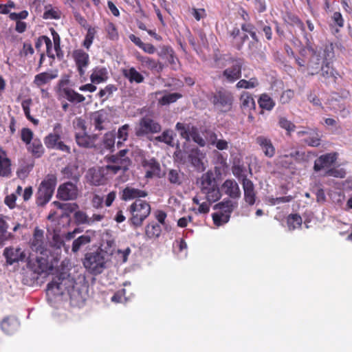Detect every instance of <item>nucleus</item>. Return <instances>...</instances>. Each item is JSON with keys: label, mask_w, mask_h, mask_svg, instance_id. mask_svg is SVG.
<instances>
[{"label": "nucleus", "mask_w": 352, "mask_h": 352, "mask_svg": "<svg viewBox=\"0 0 352 352\" xmlns=\"http://www.w3.org/2000/svg\"><path fill=\"white\" fill-rule=\"evenodd\" d=\"M242 186L244 191L245 201L249 205H253L255 203L256 194L252 182L247 178H244Z\"/></svg>", "instance_id": "26"}, {"label": "nucleus", "mask_w": 352, "mask_h": 352, "mask_svg": "<svg viewBox=\"0 0 352 352\" xmlns=\"http://www.w3.org/2000/svg\"><path fill=\"white\" fill-rule=\"evenodd\" d=\"M237 206L238 204L236 201H233L229 199H226L216 204L214 208V209L220 210V212L230 214Z\"/></svg>", "instance_id": "41"}, {"label": "nucleus", "mask_w": 352, "mask_h": 352, "mask_svg": "<svg viewBox=\"0 0 352 352\" xmlns=\"http://www.w3.org/2000/svg\"><path fill=\"white\" fill-rule=\"evenodd\" d=\"M256 142L261 147L265 156L272 157L274 155L275 148L269 138L262 135L258 136Z\"/></svg>", "instance_id": "29"}, {"label": "nucleus", "mask_w": 352, "mask_h": 352, "mask_svg": "<svg viewBox=\"0 0 352 352\" xmlns=\"http://www.w3.org/2000/svg\"><path fill=\"white\" fill-rule=\"evenodd\" d=\"M129 129V125L126 124L119 128L117 133V137L118 141L117 142L118 147H120L122 144V142L126 141L128 138L129 133L128 131Z\"/></svg>", "instance_id": "55"}, {"label": "nucleus", "mask_w": 352, "mask_h": 352, "mask_svg": "<svg viewBox=\"0 0 352 352\" xmlns=\"http://www.w3.org/2000/svg\"><path fill=\"white\" fill-rule=\"evenodd\" d=\"M34 133L29 128H23L21 131V138L22 141L26 144H30L33 139Z\"/></svg>", "instance_id": "59"}, {"label": "nucleus", "mask_w": 352, "mask_h": 352, "mask_svg": "<svg viewBox=\"0 0 352 352\" xmlns=\"http://www.w3.org/2000/svg\"><path fill=\"white\" fill-rule=\"evenodd\" d=\"M122 74L131 83L135 82L140 84L144 80L143 75L138 72L133 67L122 69Z\"/></svg>", "instance_id": "32"}, {"label": "nucleus", "mask_w": 352, "mask_h": 352, "mask_svg": "<svg viewBox=\"0 0 352 352\" xmlns=\"http://www.w3.org/2000/svg\"><path fill=\"white\" fill-rule=\"evenodd\" d=\"M56 181L55 175L49 174L41 182L36 194L38 206H43L50 201L55 190Z\"/></svg>", "instance_id": "4"}, {"label": "nucleus", "mask_w": 352, "mask_h": 352, "mask_svg": "<svg viewBox=\"0 0 352 352\" xmlns=\"http://www.w3.org/2000/svg\"><path fill=\"white\" fill-rule=\"evenodd\" d=\"M205 133L206 144L210 146L214 144V142L217 140V138L218 137L219 135L216 133L214 131L210 129L206 130Z\"/></svg>", "instance_id": "64"}, {"label": "nucleus", "mask_w": 352, "mask_h": 352, "mask_svg": "<svg viewBox=\"0 0 352 352\" xmlns=\"http://www.w3.org/2000/svg\"><path fill=\"white\" fill-rule=\"evenodd\" d=\"M57 71H50L40 73L34 76L33 83L37 87H41L48 83L50 80L57 78Z\"/></svg>", "instance_id": "30"}, {"label": "nucleus", "mask_w": 352, "mask_h": 352, "mask_svg": "<svg viewBox=\"0 0 352 352\" xmlns=\"http://www.w3.org/2000/svg\"><path fill=\"white\" fill-rule=\"evenodd\" d=\"M245 172V168L239 165L234 166L232 168L233 175L239 179H241L242 183L243 182V179L247 178Z\"/></svg>", "instance_id": "62"}, {"label": "nucleus", "mask_w": 352, "mask_h": 352, "mask_svg": "<svg viewBox=\"0 0 352 352\" xmlns=\"http://www.w3.org/2000/svg\"><path fill=\"white\" fill-rule=\"evenodd\" d=\"M9 221H10V217L0 214V242L3 246L6 241L14 239L13 233L8 232V228H10Z\"/></svg>", "instance_id": "24"}, {"label": "nucleus", "mask_w": 352, "mask_h": 352, "mask_svg": "<svg viewBox=\"0 0 352 352\" xmlns=\"http://www.w3.org/2000/svg\"><path fill=\"white\" fill-rule=\"evenodd\" d=\"M167 178L170 184L179 186L182 183L183 173L179 170L170 169L168 172Z\"/></svg>", "instance_id": "46"}, {"label": "nucleus", "mask_w": 352, "mask_h": 352, "mask_svg": "<svg viewBox=\"0 0 352 352\" xmlns=\"http://www.w3.org/2000/svg\"><path fill=\"white\" fill-rule=\"evenodd\" d=\"M230 214L224 213L223 212L214 213L212 214L214 223L217 226H220L224 223H228L230 220Z\"/></svg>", "instance_id": "53"}, {"label": "nucleus", "mask_w": 352, "mask_h": 352, "mask_svg": "<svg viewBox=\"0 0 352 352\" xmlns=\"http://www.w3.org/2000/svg\"><path fill=\"white\" fill-rule=\"evenodd\" d=\"M76 223L80 224L90 225L89 217L83 211L78 210L74 213V215Z\"/></svg>", "instance_id": "58"}, {"label": "nucleus", "mask_w": 352, "mask_h": 352, "mask_svg": "<svg viewBox=\"0 0 352 352\" xmlns=\"http://www.w3.org/2000/svg\"><path fill=\"white\" fill-rule=\"evenodd\" d=\"M62 134V125L60 123H56L53 128V132L45 138L44 143L47 148L70 153V147L61 140Z\"/></svg>", "instance_id": "6"}, {"label": "nucleus", "mask_w": 352, "mask_h": 352, "mask_svg": "<svg viewBox=\"0 0 352 352\" xmlns=\"http://www.w3.org/2000/svg\"><path fill=\"white\" fill-rule=\"evenodd\" d=\"M204 157L205 154L197 148L191 149L188 155V162L199 172L204 171L206 168L203 162Z\"/></svg>", "instance_id": "19"}, {"label": "nucleus", "mask_w": 352, "mask_h": 352, "mask_svg": "<svg viewBox=\"0 0 352 352\" xmlns=\"http://www.w3.org/2000/svg\"><path fill=\"white\" fill-rule=\"evenodd\" d=\"M155 218L161 226H163L165 230H168L169 228L166 222V214L162 210H158L155 214Z\"/></svg>", "instance_id": "61"}, {"label": "nucleus", "mask_w": 352, "mask_h": 352, "mask_svg": "<svg viewBox=\"0 0 352 352\" xmlns=\"http://www.w3.org/2000/svg\"><path fill=\"white\" fill-rule=\"evenodd\" d=\"M107 69L102 66H97L92 70L90 76L91 82L94 84L104 82L108 79Z\"/></svg>", "instance_id": "27"}, {"label": "nucleus", "mask_w": 352, "mask_h": 352, "mask_svg": "<svg viewBox=\"0 0 352 352\" xmlns=\"http://www.w3.org/2000/svg\"><path fill=\"white\" fill-rule=\"evenodd\" d=\"M174 133L172 130H165L160 135L156 136L154 138L155 142H164L166 144L173 146H174Z\"/></svg>", "instance_id": "43"}, {"label": "nucleus", "mask_w": 352, "mask_h": 352, "mask_svg": "<svg viewBox=\"0 0 352 352\" xmlns=\"http://www.w3.org/2000/svg\"><path fill=\"white\" fill-rule=\"evenodd\" d=\"M109 255L102 249L85 254L83 265L93 274H99L107 267Z\"/></svg>", "instance_id": "2"}, {"label": "nucleus", "mask_w": 352, "mask_h": 352, "mask_svg": "<svg viewBox=\"0 0 352 352\" xmlns=\"http://www.w3.org/2000/svg\"><path fill=\"white\" fill-rule=\"evenodd\" d=\"M322 65V60L320 58V55L317 54L316 52H313L307 66L309 74L313 76L318 74Z\"/></svg>", "instance_id": "35"}, {"label": "nucleus", "mask_w": 352, "mask_h": 352, "mask_svg": "<svg viewBox=\"0 0 352 352\" xmlns=\"http://www.w3.org/2000/svg\"><path fill=\"white\" fill-rule=\"evenodd\" d=\"M62 92L63 97L72 103H80L85 100V98L82 94H78L71 88H63Z\"/></svg>", "instance_id": "37"}, {"label": "nucleus", "mask_w": 352, "mask_h": 352, "mask_svg": "<svg viewBox=\"0 0 352 352\" xmlns=\"http://www.w3.org/2000/svg\"><path fill=\"white\" fill-rule=\"evenodd\" d=\"M92 124L99 131L104 129V124L108 122V114L104 110L94 113L91 118Z\"/></svg>", "instance_id": "28"}, {"label": "nucleus", "mask_w": 352, "mask_h": 352, "mask_svg": "<svg viewBox=\"0 0 352 352\" xmlns=\"http://www.w3.org/2000/svg\"><path fill=\"white\" fill-rule=\"evenodd\" d=\"M193 126L185 124L181 122L176 124L175 128L179 132L181 137L187 141L190 140V132Z\"/></svg>", "instance_id": "50"}, {"label": "nucleus", "mask_w": 352, "mask_h": 352, "mask_svg": "<svg viewBox=\"0 0 352 352\" xmlns=\"http://www.w3.org/2000/svg\"><path fill=\"white\" fill-rule=\"evenodd\" d=\"M160 56H166L170 64L175 65L177 62V58L173 55V50L168 47H163L162 52L159 53Z\"/></svg>", "instance_id": "57"}, {"label": "nucleus", "mask_w": 352, "mask_h": 352, "mask_svg": "<svg viewBox=\"0 0 352 352\" xmlns=\"http://www.w3.org/2000/svg\"><path fill=\"white\" fill-rule=\"evenodd\" d=\"M241 107L245 110L250 111L255 108L256 104L252 96L248 92L243 91L240 97Z\"/></svg>", "instance_id": "39"}, {"label": "nucleus", "mask_w": 352, "mask_h": 352, "mask_svg": "<svg viewBox=\"0 0 352 352\" xmlns=\"http://www.w3.org/2000/svg\"><path fill=\"white\" fill-rule=\"evenodd\" d=\"M116 139V133L109 131L104 134L102 139V146L107 149H111L114 147Z\"/></svg>", "instance_id": "52"}, {"label": "nucleus", "mask_w": 352, "mask_h": 352, "mask_svg": "<svg viewBox=\"0 0 352 352\" xmlns=\"http://www.w3.org/2000/svg\"><path fill=\"white\" fill-rule=\"evenodd\" d=\"M30 248L32 251L41 255H47L46 243L44 241V232L42 230L36 228L31 241Z\"/></svg>", "instance_id": "15"}, {"label": "nucleus", "mask_w": 352, "mask_h": 352, "mask_svg": "<svg viewBox=\"0 0 352 352\" xmlns=\"http://www.w3.org/2000/svg\"><path fill=\"white\" fill-rule=\"evenodd\" d=\"M3 256L6 258L8 265L15 263L25 262L28 258L27 252L19 247L10 246L4 249Z\"/></svg>", "instance_id": "11"}, {"label": "nucleus", "mask_w": 352, "mask_h": 352, "mask_svg": "<svg viewBox=\"0 0 352 352\" xmlns=\"http://www.w3.org/2000/svg\"><path fill=\"white\" fill-rule=\"evenodd\" d=\"M118 90L116 85L109 84L104 88L101 89L98 93L97 96L102 99V101H105L112 96L113 94Z\"/></svg>", "instance_id": "48"}, {"label": "nucleus", "mask_w": 352, "mask_h": 352, "mask_svg": "<svg viewBox=\"0 0 352 352\" xmlns=\"http://www.w3.org/2000/svg\"><path fill=\"white\" fill-rule=\"evenodd\" d=\"M302 218L297 214H292L287 217V223L289 230H294L300 228L302 225Z\"/></svg>", "instance_id": "47"}, {"label": "nucleus", "mask_w": 352, "mask_h": 352, "mask_svg": "<svg viewBox=\"0 0 352 352\" xmlns=\"http://www.w3.org/2000/svg\"><path fill=\"white\" fill-rule=\"evenodd\" d=\"M87 292L86 285L76 283L67 272L58 273L47 286V295L63 296L67 294L70 299L76 303L85 300Z\"/></svg>", "instance_id": "1"}, {"label": "nucleus", "mask_w": 352, "mask_h": 352, "mask_svg": "<svg viewBox=\"0 0 352 352\" xmlns=\"http://www.w3.org/2000/svg\"><path fill=\"white\" fill-rule=\"evenodd\" d=\"M258 85V81L256 78H251L247 80L245 79L240 80L236 85L237 89H253Z\"/></svg>", "instance_id": "51"}, {"label": "nucleus", "mask_w": 352, "mask_h": 352, "mask_svg": "<svg viewBox=\"0 0 352 352\" xmlns=\"http://www.w3.org/2000/svg\"><path fill=\"white\" fill-rule=\"evenodd\" d=\"M104 174L102 167L100 168H91L86 173V179L90 184L100 186L104 183Z\"/></svg>", "instance_id": "21"}, {"label": "nucleus", "mask_w": 352, "mask_h": 352, "mask_svg": "<svg viewBox=\"0 0 352 352\" xmlns=\"http://www.w3.org/2000/svg\"><path fill=\"white\" fill-rule=\"evenodd\" d=\"M91 241V237L86 232L73 241L72 252L76 254L79 250L89 245Z\"/></svg>", "instance_id": "34"}, {"label": "nucleus", "mask_w": 352, "mask_h": 352, "mask_svg": "<svg viewBox=\"0 0 352 352\" xmlns=\"http://www.w3.org/2000/svg\"><path fill=\"white\" fill-rule=\"evenodd\" d=\"M10 173V161L5 153L0 152V176L8 177Z\"/></svg>", "instance_id": "42"}, {"label": "nucleus", "mask_w": 352, "mask_h": 352, "mask_svg": "<svg viewBox=\"0 0 352 352\" xmlns=\"http://www.w3.org/2000/svg\"><path fill=\"white\" fill-rule=\"evenodd\" d=\"M201 192L205 195V199L210 203L219 200L221 197V192L214 173L208 170L203 174L200 179Z\"/></svg>", "instance_id": "3"}, {"label": "nucleus", "mask_w": 352, "mask_h": 352, "mask_svg": "<svg viewBox=\"0 0 352 352\" xmlns=\"http://www.w3.org/2000/svg\"><path fill=\"white\" fill-rule=\"evenodd\" d=\"M106 32L108 34V36L111 40H116L118 37L117 30L115 25L112 23H109L106 28Z\"/></svg>", "instance_id": "63"}, {"label": "nucleus", "mask_w": 352, "mask_h": 352, "mask_svg": "<svg viewBox=\"0 0 352 352\" xmlns=\"http://www.w3.org/2000/svg\"><path fill=\"white\" fill-rule=\"evenodd\" d=\"M320 72V76L324 79L322 81L326 84L336 82L339 76L338 72L331 65V62L322 64Z\"/></svg>", "instance_id": "22"}, {"label": "nucleus", "mask_w": 352, "mask_h": 352, "mask_svg": "<svg viewBox=\"0 0 352 352\" xmlns=\"http://www.w3.org/2000/svg\"><path fill=\"white\" fill-rule=\"evenodd\" d=\"M95 30L94 28H88L85 38L83 41V46L87 49L89 50L94 38Z\"/></svg>", "instance_id": "60"}, {"label": "nucleus", "mask_w": 352, "mask_h": 352, "mask_svg": "<svg viewBox=\"0 0 352 352\" xmlns=\"http://www.w3.org/2000/svg\"><path fill=\"white\" fill-rule=\"evenodd\" d=\"M44 147L39 139H34L32 142L28 144V151L32 153L35 157H40L44 153Z\"/></svg>", "instance_id": "40"}, {"label": "nucleus", "mask_w": 352, "mask_h": 352, "mask_svg": "<svg viewBox=\"0 0 352 352\" xmlns=\"http://www.w3.org/2000/svg\"><path fill=\"white\" fill-rule=\"evenodd\" d=\"M142 166L145 171L146 178L160 177V164L155 158H144L142 161Z\"/></svg>", "instance_id": "16"}, {"label": "nucleus", "mask_w": 352, "mask_h": 352, "mask_svg": "<svg viewBox=\"0 0 352 352\" xmlns=\"http://www.w3.org/2000/svg\"><path fill=\"white\" fill-rule=\"evenodd\" d=\"M338 158L337 153H329L320 155L314 162V169L316 172L327 169L333 165Z\"/></svg>", "instance_id": "17"}, {"label": "nucleus", "mask_w": 352, "mask_h": 352, "mask_svg": "<svg viewBox=\"0 0 352 352\" xmlns=\"http://www.w3.org/2000/svg\"><path fill=\"white\" fill-rule=\"evenodd\" d=\"M162 233V226L157 222L151 221L145 227V234L150 239H157Z\"/></svg>", "instance_id": "38"}, {"label": "nucleus", "mask_w": 352, "mask_h": 352, "mask_svg": "<svg viewBox=\"0 0 352 352\" xmlns=\"http://www.w3.org/2000/svg\"><path fill=\"white\" fill-rule=\"evenodd\" d=\"M210 100L216 108L226 112L232 109L234 97L231 92L222 89L214 93Z\"/></svg>", "instance_id": "7"}, {"label": "nucleus", "mask_w": 352, "mask_h": 352, "mask_svg": "<svg viewBox=\"0 0 352 352\" xmlns=\"http://www.w3.org/2000/svg\"><path fill=\"white\" fill-rule=\"evenodd\" d=\"M72 56L80 76H83L90 63L89 55L83 50L78 49L73 51Z\"/></svg>", "instance_id": "12"}, {"label": "nucleus", "mask_w": 352, "mask_h": 352, "mask_svg": "<svg viewBox=\"0 0 352 352\" xmlns=\"http://www.w3.org/2000/svg\"><path fill=\"white\" fill-rule=\"evenodd\" d=\"M242 63L239 60L235 61L232 66L226 68L222 73V79L230 83L239 80L241 76Z\"/></svg>", "instance_id": "18"}, {"label": "nucleus", "mask_w": 352, "mask_h": 352, "mask_svg": "<svg viewBox=\"0 0 352 352\" xmlns=\"http://www.w3.org/2000/svg\"><path fill=\"white\" fill-rule=\"evenodd\" d=\"M78 196V187L75 184L71 182H67L60 185L57 190V197L62 200H75Z\"/></svg>", "instance_id": "13"}, {"label": "nucleus", "mask_w": 352, "mask_h": 352, "mask_svg": "<svg viewBox=\"0 0 352 352\" xmlns=\"http://www.w3.org/2000/svg\"><path fill=\"white\" fill-rule=\"evenodd\" d=\"M129 211L131 214L129 219L131 224L135 227H140L150 214L151 206L145 201L137 199L131 205Z\"/></svg>", "instance_id": "5"}, {"label": "nucleus", "mask_w": 352, "mask_h": 352, "mask_svg": "<svg viewBox=\"0 0 352 352\" xmlns=\"http://www.w3.org/2000/svg\"><path fill=\"white\" fill-rule=\"evenodd\" d=\"M9 221H10V217L0 214V242L3 246L6 241L14 239L13 233L8 232V228H10Z\"/></svg>", "instance_id": "23"}, {"label": "nucleus", "mask_w": 352, "mask_h": 352, "mask_svg": "<svg viewBox=\"0 0 352 352\" xmlns=\"http://www.w3.org/2000/svg\"><path fill=\"white\" fill-rule=\"evenodd\" d=\"M96 135L90 136L85 133H78L76 134V141L78 146L90 148L94 145Z\"/></svg>", "instance_id": "36"}, {"label": "nucleus", "mask_w": 352, "mask_h": 352, "mask_svg": "<svg viewBox=\"0 0 352 352\" xmlns=\"http://www.w3.org/2000/svg\"><path fill=\"white\" fill-rule=\"evenodd\" d=\"M317 54L320 55V58L322 60V64H325L327 62L330 60L334 56V52L331 45H326L324 48L316 51Z\"/></svg>", "instance_id": "44"}, {"label": "nucleus", "mask_w": 352, "mask_h": 352, "mask_svg": "<svg viewBox=\"0 0 352 352\" xmlns=\"http://www.w3.org/2000/svg\"><path fill=\"white\" fill-rule=\"evenodd\" d=\"M298 138L306 144L313 147H318L320 145V135L315 129H308L300 130L297 132Z\"/></svg>", "instance_id": "14"}, {"label": "nucleus", "mask_w": 352, "mask_h": 352, "mask_svg": "<svg viewBox=\"0 0 352 352\" xmlns=\"http://www.w3.org/2000/svg\"><path fill=\"white\" fill-rule=\"evenodd\" d=\"M193 126L185 124L181 122L176 124L175 128L179 132L181 137L187 141L190 140V132Z\"/></svg>", "instance_id": "49"}, {"label": "nucleus", "mask_w": 352, "mask_h": 352, "mask_svg": "<svg viewBox=\"0 0 352 352\" xmlns=\"http://www.w3.org/2000/svg\"><path fill=\"white\" fill-rule=\"evenodd\" d=\"M27 267L34 274L41 275L47 274L52 270V265H50L47 260L44 256H36L34 258L29 256L26 260Z\"/></svg>", "instance_id": "8"}, {"label": "nucleus", "mask_w": 352, "mask_h": 352, "mask_svg": "<svg viewBox=\"0 0 352 352\" xmlns=\"http://www.w3.org/2000/svg\"><path fill=\"white\" fill-rule=\"evenodd\" d=\"M162 129L161 125L154 120L148 118H142L139 122L138 126L135 129L137 136H144L149 133H159Z\"/></svg>", "instance_id": "10"}, {"label": "nucleus", "mask_w": 352, "mask_h": 352, "mask_svg": "<svg viewBox=\"0 0 352 352\" xmlns=\"http://www.w3.org/2000/svg\"><path fill=\"white\" fill-rule=\"evenodd\" d=\"M190 139L199 146L204 147L206 145V138H204L195 126H192L190 132Z\"/></svg>", "instance_id": "54"}, {"label": "nucleus", "mask_w": 352, "mask_h": 352, "mask_svg": "<svg viewBox=\"0 0 352 352\" xmlns=\"http://www.w3.org/2000/svg\"><path fill=\"white\" fill-rule=\"evenodd\" d=\"M19 327V322L14 317H7L1 323L2 331L6 334H12Z\"/></svg>", "instance_id": "31"}, {"label": "nucleus", "mask_w": 352, "mask_h": 352, "mask_svg": "<svg viewBox=\"0 0 352 352\" xmlns=\"http://www.w3.org/2000/svg\"><path fill=\"white\" fill-rule=\"evenodd\" d=\"M138 60L140 62L142 67H146L154 72L160 73L164 68V65L158 61L148 56H138Z\"/></svg>", "instance_id": "25"}, {"label": "nucleus", "mask_w": 352, "mask_h": 352, "mask_svg": "<svg viewBox=\"0 0 352 352\" xmlns=\"http://www.w3.org/2000/svg\"><path fill=\"white\" fill-rule=\"evenodd\" d=\"M109 161L111 164L102 166L103 170L106 174H117L120 172L124 173L131 164L129 158L118 159L117 156L112 155L109 158Z\"/></svg>", "instance_id": "9"}, {"label": "nucleus", "mask_w": 352, "mask_h": 352, "mask_svg": "<svg viewBox=\"0 0 352 352\" xmlns=\"http://www.w3.org/2000/svg\"><path fill=\"white\" fill-rule=\"evenodd\" d=\"M221 190L233 199H238L241 195L239 186L234 179H226L221 185Z\"/></svg>", "instance_id": "20"}, {"label": "nucleus", "mask_w": 352, "mask_h": 352, "mask_svg": "<svg viewBox=\"0 0 352 352\" xmlns=\"http://www.w3.org/2000/svg\"><path fill=\"white\" fill-rule=\"evenodd\" d=\"M258 102L261 109L267 111H271L275 106V102L266 94H263L260 96Z\"/></svg>", "instance_id": "45"}, {"label": "nucleus", "mask_w": 352, "mask_h": 352, "mask_svg": "<svg viewBox=\"0 0 352 352\" xmlns=\"http://www.w3.org/2000/svg\"><path fill=\"white\" fill-rule=\"evenodd\" d=\"M147 192L132 187H126L122 190V199L124 201L131 200L135 198L145 197Z\"/></svg>", "instance_id": "33"}, {"label": "nucleus", "mask_w": 352, "mask_h": 352, "mask_svg": "<svg viewBox=\"0 0 352 352\" xmlns=\"http://www.w3.org/2000/svg\"><path fill=\"white\" fill-rule=\"evenodd\" d=\"M181 97L182 95L177 93L166 94L159 99V102L162 105H166L175 102Z\"/></svg>", "instance_id": "56"}]
</instances>
